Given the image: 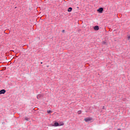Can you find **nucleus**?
<instances>
[{
	"instance_id": "1",
	"label": "nucleus",
	"mask_w": 130,
	"mask_h": 130,
	"mask_svg": "<svg viewBox=\"0 0 130 130\" xmlns=\"http://www.w3.org/2000/svg\"><path fill=\"white\" fill-rule=\"evenodd\" d=\"M64 123L63 122L61 123V124H59L58 122H55L54 124L51 125V126H61V125H63Z\"/></svg>"
},
{
	"instance_id": "2",
	"label": "nucleus",
	"mask_w": 130,
	"mask_h": 130,
	"mask_svg": "<svg viewBox=\"0 0 130 130\" xmlns=\"http://www.w3.org/2000/svg\"><path fill=\"white\" fill-rule=\"evenodd\" d=\"M84 120L86 122H90V121L92 120V118H89V117L85 118L84 119Z\"/></svg>"
},
{
	"instance_id": "3",
	"label": "nucleus",
	"mask_w": 130,
	"mask_h": 130,
	"mask_svg": "<svg viewBox=\"0 0 130 130\" xmlns=\"http://www.w3.org/2000/svg\"><path fill=\"white\" fill-rule=\"evenodd\" d=\"M98 12L100 13V14H102V13L103 12V8H100L98 10Z\"/></svg>"
},
{
	"instance_id": "4",
	"label": "nucleus",
	"mask_w": 130,
	"mask_h": 130,
	"mask_svg": "<svg viewBox=\"0 0 130 130\" xmlns=\"http://www.w3.org/2000/svg\"><path fill=\"white\" fill-rule=\"evenodd\" d=\"M5 93H6V90L5 89H2L1 90H0V94H5Z\"/></svg>"
},
{
	"instance_id": "5",
	"label": "nucleus",
	"mask_w": 130,
	"mask_h": 130,
	"mask_svg": "<svg viewBox=\"0 0 130 130\" xmlns=\"http://www.w3.org/2000/svg\"><path fill=\"white\" fill-rule=\"evenodd\" d=\"M94 30H95V31H98V30H99V26H95L94 27Z\"/></svg>"
},
{
	"instance_id": "6",
	"label": "nucleus",
	"mask_w": 130,
	"mask_h": 130,
	"mask_svg": "<svg viewBox=\"0 0 130 130\" xmlns=\"http://www.w3.org/2000/svg\"><path fill=\"white\" fill-rule=\"evenodd\" d=\"M73 10V8H72V7H70L68 10V12H72V10Z\"/></svg>"
},
{
	"instance_id": "7",
	"label": "nucleus",
	"mask_w": 130,
	"mask_h": 130,
	"mask_svg": "<svg viewBox=\"0 0 130 130\" xmlns=\"http://www.w3.org/2000/svg\"><path fill=\"white\" fill-rule=\"evenodd\" d=\"M40 97H41V95L39 94L37 96V99H40Z\"/></svg>"
},
{
	"instance_id": "8",
	"label": "nucleus",
	"mask_w": 130,
	"mask_h": 130,
	"mask_svg": "<svg viewBox=\"0 0 130 130\" xmlns=\"http://www.w3.org/2000/svg\"><path fill=\"white\" fill-rule=\"evenodd\" d=\"M25 120H26L27 121H29V118H28V117H25Z\"/></svg>"
},
{
	"instance_id": "9",
	"label": "nucleus",
	"mask_w": 130,
	"mask_h": 130,
	"mask_svg": "<svg viewBox=\"0 0 130 130\" xmlns=\"http://www.w3.org/2000/svg\"><path fill=\"white\" fill-rule=\"evenodd\" d=\"M77 113H78V114H81V113H82V111H78V112H77Z\"/></svg>"
},
{
	"instance_id": "10",
	"label": "nucleus",
	"mask_w": 130,
	"mask_h": 130,
	"mask_svg": "<svg viewBox=\"0 0 130 130\" xmlns=\"http://www.w3.org/2000/svg\"><path fill=\"white\" fill-rule=\"evenodd\" d=\"M52 112V111H50V110H49V111H47V113H51Z\"/></svg>"
},
{
	"instance_id": "11",
	"label": "nucleus",
	"mask_w": 130,
	"mask_h": 130,
	"mask_svg": "<svg viewBox=\"0 0 130 130\" xmlns=\"http://www.w3.org/2000/svg\"><path fill=\"white\" fill-rule=\"evenodd\" d=\"M128 39H130V36H128Z\"/></svg>"
},
{
	"instance_id": "12",
	"label": "nucleus",
	"mask_w": 130,
	"mask_h": 130,
	"mask_svg": "<svg viewBox=\"0 0 130 130\" xmlns=\"http://www.w3.org/2000/svg\"><path fill=\"white\" fill-rule=\"evenodd\" d=\"M62 32L63 33L64 32V30H63Z\"/></svg>"
},
{
	"instance_id": "13",
	"label": "nucleus",
	"mask_w": 130,
	"mask_h": 130,
	"mask_svg": "<svg viewBox=\"0 0 130 130\" xmlns=\"http://www.w3.org/2000/svg\"><path fill=\"white\" fill-rule=\"evenodd\" d=\"M59 124H61V123H60Z\"/></svg>"
}]
</instances>
